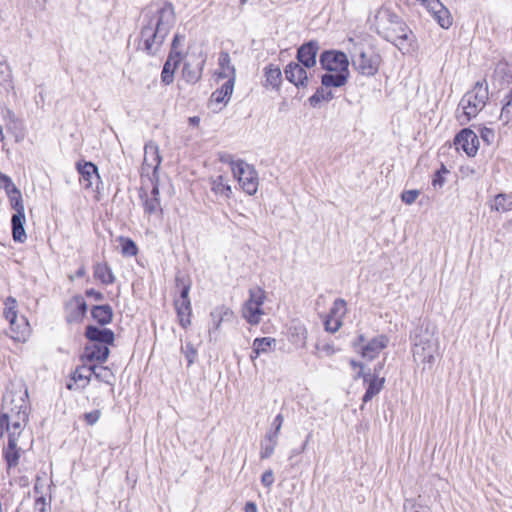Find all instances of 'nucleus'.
Instances as JSON below:
<instances>
[{
  "label": "nucleus",
  "instance_id": "1",
  "mask_svg": "<svg viewBox=\"0 0 512 512\" xmlns=\"http://www.w3.org/2000/svg\"><path fill=\"white\" fill-rule=\"evenodd\" d=\"M175 24V13L171 4H153L142 14L141 43L150 55L156 54L171 28Z\"/></svg>",
  "mask_w": 512,
  "mask_h": 512
},
{
  "label": "nucleus",
  "instance_id": "2",
  "mask_svg": "<svg viewBox=\"0 0 512 512\" xmlns=\"http://www.w3.org/2000/svg\"><path fill=\"white\" fill-rule=\"evenodd\" d=\"M372 25L378 35L393 43L399 50H409L412 32L393 10L388 7L379 8L374 15Z\"/></svg>",
  "mask_w": 512,
  "mask_h": 512
},
{
  "label": "nucleus",
  "instance_id": "3",
  "mask_svg": "<svg viewBox=\"0 0 512 512\" xmlns=\"http://www.w3.org/2000/svg\"><path fill=\"white\" fill-rule=\"evenodd\" d=\"M28 389L24 387L17 393L9 392L3 398V410L11 412L7 445H18L19 438L28 422Z\"/></svg>",
  "mask_w": 512,
  "mask_h": 512
},
{
  "label": "nucleus",
  "instance_id": "4",
  "mask_svg": "<svg viewBox=\"0 0 512 512\" xmlns=\"http://www.w3.org/2000/svg\"><path fill=\"white\" fill-rule=\"evenodd\" d=\"M412 353L415 361L424 364H434L439 355V339L428 328H419L413 339Z\"/></svg>",
  "mask_w": 512,
  "mask_h": 512
},
{
  "label": "nucleus",
  "instance_id": "5",
  "mask_svg": "<svg viewBox=\"0 0 512 512\" xmlns=\"http://www.w3.org/2000/svg\"><path fill=\"white\" fill-rule=\"evenodd\" d=\"M488 89L483 83L477 82L471 91H468L460 100L458 111L462 112L457 116L461 124L470 121L486 104Z\"/></svg>",
  "mask_w": 512,
  "mask_h": 512
},
{
  "label": "nucleus",
  "instance_id": "6",
  "mask_svg": "<svg viewBox=\"0 0 512 512\" xmlns=\"http://www.w3.org/2000/svg\"><path fill=\"white\" fill-rule=\"evenodd\" d=\"M231 170L239 185L248 195H254L258 190V173L255 168L243 160L231 163Z\"/></svg>",
  "mask_w": 512,
  "mask_h": 512
},
{
  "label": "nucleus",
  "instance_id": "7",
  "mask_svg": "<svg viewBox=\"0 0 512 512\" xmlns=\"http://www.w3.org/2000/svg\"><path fill=\"white\" fill-rule=\"evenodd\" d=\"M161 161L159 146L153 141L147 142L144 146V160L141 169V179L144 183L159 180L158 169Z\"/></svg>",
  "mask_w": 512,
  "mask_h": 512
},
{
  "label": "nucleus",
  "instance_id": "8",
  "mask_svg": "<svg viewBox=\"0 0 512 512\" xmlns=\"http://www.w3.org/2000/svg\"><path fill=\"white\" fill-rule=\"evenodd\" d=\"M140 198L145 214L159 217L162 213V207L159 199V180L142 181Z\"/></svg>",
  "mask_w": 512,
  "mask_h": 512
},
{
  "label": "nucleus",
  "instance_id": "9",
  "mask_svg": "<svg viewBox=\"0 0 512 512\" xmlns=\"http://www.w3.org/2000/svg\"><path fill=\"white\" fill-rule=\"evenodd\" d=\"M184 40L185 37L180 34H175L173 38L170 55L167 61L165 62L161 73L162 82H164L165 84H170L173 81L174 71L184 58Z\"/></svg>",
  "mask_w": 512,
  "mask_h": 512
},
{
  "label": "nucleus",
  "instance_id": "10",
  "mask_svg": "<svg viewBox=\"0 0 512 512\" xmlns=\"http://www.w3.org/2000/svg\"><path fill=\"white\" fill-rule=\"evenodd\" d=\"M319 63L321 68L328 72L349 71V59L347 55L340 50H324L320 54Z\"/></svg>",
  "mask_w": 512,
  "mask_h": 512
},
{
  "label": "nucleus",
  "instance_id": "11",
  "mask_svg": "<svg viewBox=\"0 0 512 512\" xmlns=\"http://www.w3.org/2000/svg\"><path fill=\"white\" fill-rule=\"evenodd\" d=\"M454 145L457 150H462L467 156L473 157L477 154L479 139L473 130L464 128L455 136Z\"/></svg>",
  "mask_w": 512,
  "mask_h": 512
},
{
  "label": "nucleus",
  "instance_id": "12",
  "mask_svg": "<svg viewBox=\"0 0 512 512\" xmlns=\"http://www.w3.org/2000/svg\"><path fill=\"white\" fill-rule=\"evenodd\" d=\"M354 378H362L364 383L367 384L365 394L363 395L362 398L363 403L369 402L370 400H372L374 396L379 394L385 384L384 376L371 375L370 370L368 372H365V370H363L362 368L361 370L358 371Z\"/></svg>",
  "mask_w": 512,
  "mask_h": 512
},
{
  "label": "nucleus",
  "instance_id": "13",
  "mask_svg": "<svg viewBox=\"0 0 512 512\" xmlns=\"http://www.w3.org/2000/svg\"><path fill=\"white\" fill-rule=\"evenodd\" d=\"M380 57L377 54H367L361 51L357 58L353 59V66L364 76H374L379 69Z\"/></svg>",
  "mask_w": 512,
  "mask_h": 512
},
{
  "label": "nucleus",
  "instance_id": "14",
  "mask_svg": "<svg viewBox=\"0 0 512 512\" xmlns=\"http://www.w3.org/2000/svg\"><path fill=\"white\" fill-rule=\"evenodd\" d=\"M234 85L232 80H226L220 88L216 89L211 94L208 106L213 112L222 110V108L228 104L233 93Z\"/></svg>",
  "mask_w": 512,
  "mask_h": 512
},
{
  "label": "nucleus",
  "instance_id": "15",
  "mask_svg": "<svg viewBox=\"0 0 512 512\" xmlns=\"http://www.w3.org/2000/svg\"><path fill=\"white\" fill-rule=\"evenodd\" d=\"M211 324L209 328V335L212 337L220 331L223 323H231L235 318V314L231 308L225 305L215 307L211 313Z\"/></svg>",
  "mask_w": 512,
  "mask_h": 512
},
{
  "label": "nucleus",
  "instance_id": "16",
  "mask_svg": "<svg viewBox=\"0 0 512 512\" xmlns=\"http://www.w3.org/2000/svg\"><path fill=\"white\" fill-rule=\"evenodd\" d=\"M319 48V43L316 40H310L303 43L297 49L296 58L298 63L308 69L314 67L316 65Z\"/></svg>",
  "mask_w": 512,
  "mask_h": 512
},
{
  "label": "nucleus",
  "instance_id": "17",
  "mask_svg": "<svg viewBox=\"0 0 512 512\" xmlns=\"http://www.w3.org/2000/svg\"><path fill=\"white\" fill-rule=\"evenodd\" d=\"M189 291V286H184L182 288L180 297L177 298L174 303L179 323L183 328H187L191 324V307Z\"/></svg>",
  "mask_w": 512,
  "mask_h": 512
},
{
  "label": "nucleus",
  "instance_id": "18",
  "mask_svg": "<svg viewBox=\"0 0 512 512\" xmlns=\"http://www.w3.org/2000/svg\"><path fill=\"white\" fill-rule=\"evenodd\" d=\"M285 78L296 87H306L308 84V73L303 65L290 62L284 68Z\"/></svg>",
  "mask_w": 512,
  "mask_h": 512
},
{
  "label": "nucleus",
  "instance_id": "19",
  "mask_svg": "<svg viewBox=\"0 0 512 512\" xmlns=\"http://www.w3.org/2000/svg\"><path fill=\"white\" fill-rule=\"evenodd\" d=\"M389 339L385 335H379L361 346V356L369 361L375 359L380 352L387 347Z\"/></svg>",
  "mask_w": 512,
  "mask_h": 512
},
{
  "label": "nucleus",
  "instance_id": "20",
  "mask_svg": "<svg viewBox=\"0 0 512 512\" xmlns=\"http://www.w3.org/2000/svg\"><path fill=\"white\" fill-rule=\"evenodd\" d=\"M425 8L442 28L448 29L452 25L450 12L440 0H431Z\"/></svg>",
  "mask_w": 512,
  "mask_h": 512
},
{
  "label": "nucleus",
  "instance_id": "21",
  "mask_svg": "<svg viewBox=\"0 0 512 512\" xmlns=\"http://www.w3.org/2000/svg\"><path fill=\"white\" fill-rule=\"evenodd\" d=\"M77 170L80 174V183L86 189L92 188L93 184L100 179L98 168L92 162L77 163Z\"/></svg>",
  "mask_w": 512,
  "mask_h": 512
},
{
  "label": "nucleus",
  "instance_id": "22",
  "mask_svg": "<svg viewBox=\"0 0 512 512\" xmlns=\"http://www.w3.org/2000/svg\"><path fill=\"white\" fill-rule=\"evenodd\" d=\"M109 352L107 345L91 343L85 347L82 355V361L89 364H92L94 361L102 363L107 360Z\"/></svg>",
  "mask_w": 512,
  "mask_h": 512
},
{
  "label": "nucleus",
  "instance_id": "23",
  "mask_svg": "<svg viewBox=\"0 0 512 512\" xmlns=\"http://www.w3.org/2000/svg\"><path fill=\"white\" fill-rule=\"evenodd\" d=\"M87 306L82 297H74L71 299L67 305H66V311H67V321L68 322H77L80 321L85 312H86Z\"/></svg>",
  "mask_w": 512,
  "mask_h": 512
},
{
  "label": "nucleus",
  "instance_id": "24",
  "mask_svg": "<svg viewBox=\"0 0 512 512\" xmlns=\"http://www.w3.org/2000/svg\"><path fill=\"white\" fill-rule=\"evenodd\" d=\"M85 334L92 343L108 345L112 344L114 341V333L106 328L88 326Z\"/></svg>",
  "mask_w": 512,
  "mask_h": 512
},
{
  "label": "nucleus",
  "instance_id": "25",
  "mask_svg": "<svg viewBox=\"0 0 512 512\" xmlns=\"http://www.w3.org/2000/svg\"><path fill=\"white\" fill-rule=\"evenodd\" d=\"M218 64H219V72L218 77L219 78H227V80H232V82L235 84L236 80V69L234 65L231 63V58L228 52L222 51L219 54L218 58Z\"/></svg>",
  "mask_w": 512,
  "mask_h": 512
},
{
  "label": "nucleus",
  "instance_id": "26",
  "mask_svg": "<svg viewBox=\"0 0 512 512\" xmlns=\"http://www.w3.org/2000/svg\"><path fill=\"white\" fill-rule=\"evenodd\" d=\"M350 71L346 72H328L321 76L322 86L328 88H339L344 86L349 78Z\"/></svg>",
  "mask_w": 512,
  "mask_h": 512
},
{
  "label": "nucleus",
  "instance_id": "27",
  "mask_svg": "<svg viewBox=\"0 0 512 512\" xmlns=\"http://www.w3.org/2000/svg\"><path fill=\"white\" fill-rule=\"evenodd\" d=\"M29 332V324L24 316L16 318L14 325L10 324L9 335L16 341H25Z\"/></svg>",
  "mask_w": 512,
  "mask_h": 512
},
{
  "label": "nucleus",
  "instance_id": "28",
  "mask_svg": "<svg viewBox=\"0 0 512 512\" xmlns=\"http://www.w3.org/2000/svg\"><path fill=\"white\" fill-rule=\"evenodd\" d=\"M265 87L279 90L282 83V72L277 65L269 64L264 68Z\"/></svg>",
  "mask_w": 512,
  "mask_h": 512
},
{
  "label": "nucleus",
  "instance_id": "29",
  "mask_svg": "<svg viewBox=\"0 0 512 512\" xmlns=\"http://www.w3.org/2000/svg\"><path fill=\"white\" fill-rule=\"evenodd\" d=\"M276 346V339L272 337L256 338L252 345L251 360L256 359L260 354L269 352Z\"/></svg>",
  "mask_w": 512,
  "mask_h": 512
},
{
  "label": "nucleus",
  "instance_id": "30",
  "mask_svg": "<svg viewBox=\"0 0 512 512\" xmlns=\"http://www.w3.org/2000/svg\"><path fill=\"white\" fill-rule=\"evenodd\" d=\"M22 453L23 450L18 445H7L3 448V457L6 461L8 472L18 466Z\"/></svg>",
  "mask_w": 512,
  "mask_h": 512
},
{
  "label": "nucleus",
  "instance_id": "31",
  "mask_svg": "<svg viewBox=\"0 0 512 512\" xmlns=\"http://www.w3.org/2000/svg\"><path fill=\"white\" fill-rule=\"evenodd\" d=\"M264 314L262 306L244 303L242 308V316L243 318L251 325H257L261 321V316Z\"/></svg>",
  "mask_w": 512,
  "mask_h": 512
},
{
  "label": "nucleus",
  "instance_id": "32",
  "mask_svg": "<svg viewBox=\"0 0 512 512\" xmlns=\"http://www.w3.org/2000/svg\"><path fill=\"white\" fill-rule=\"evenodd\" d=\"M211 190L216 196L223 197L225 199L230 198L232 194V189L228 184V180L222 175L211 180Z\"/></svg>",
  "mask_w": 512,
  "mask_h": 512
},
{
  "label": "nucleus",
  "instance_id": "33",
  "mask_svg": "<svg viewBox=\"0 0 512 512\" xmlns=\"http://www.w3.org/2000/svg\"><path fill=\"white\" fill-rule=\"evenodd\" d=\"M26 222L25 214H13L11 218L12 233L15 241L23 242L26 239L24 224Z\"/></svg>",
  "mask_w": 512,
  "mask_h": 512
},
{
  "label": "nucleus",
  "instance_id": "34",
  "mask_svg": "<svg viewBox=\"0 0 512 512\" xmlns=\"http://www.w3.org/2000/svg\"><path fill=\"white\" fill-rule=\"evenodd\" d=\"M278 445V439L275 436H271L266 434L260 443V459H268L270 458Z\"/></svg>",
  "mask_w": 512,
  "mask_h": 512
},
{
  "label": "nucleus",
  "instance_id": "35",
  "mask_svg": "<svg viewBox=\"0 0 512 512\" xmlns=\"http://www.w3.org/2000/svg\"><path fill=\"white\" fill-rule=\"evenodd\" d=\"M491 210L508 212L512 210V194L499 193L490 204Z\"/></svg>",
  "mask_w": 512,
  "mask_h": 512
},
{
  "label": "nucleus",
  "instance_id": "36",
  "mask_svg": "<svg viewBox=\"0 0 512 512\" xmlns=\"http://www.w3.org/2000/svg\"><path fill=\"white\" fill-rule=\"evenodd\" d=\"M499 118L504 125H509L512 123V88L505 94L502 99V108Z\"/></svg>",
  "mask_w": 512,
  "mask_h": 512
},
{
  "label": "nucleus",
  "instance_id": "37",
  "mask_svg": "<svg viewBox=\"0 0 512 512\" xmlns=\"http://www.w3.org/2000/svg\"><path fill=\"white\" fill-rule=\"evenodd\" d=\"M334 98L333 92L325 86L317 88L315 93L309 97L308 101L312 107L318 106L321 102H329Z\"/></svg>",
  "mask_w": 512,
  "mask_h": 512
},
{
  "label": "nucleus",
  "instance_id": "38",
  "mask_svg": "<svg viewBox=\"0 0 512 512\" xmlns=\"http://www.w3.org/2000/svg\"><path fill=\"white\" fill-rule=\"evenodd\" d=\"M93 371L94 370L92 368V364L83 362V365L77 368L76 371L74 372L72 379L74 380V382L83 381L82 387L84 388L90 382L91 377L93 375Z\"/></svg>",
  "mask_w": 512,
  "mask_h": 512
},
{
  "label": "nucleus",
  "instance_id": "39",
  "mask_svg": "<svg viewBox=\"0 0 512 512\" xmlns=\"http://www.w3.org/2000/svg\"><path fill=\"white\" fill-rule=\"evenodd\" d=\"M92 316L98 323L105 325L111 322L113 313L109 305H100L92 309Z\"/></svg>",
  "mask_w": 512,
  "mask_h": 512
},
{
  "label": "nucleus",
  "instance_id": "40",
  "mask_svg": "<svg viewBox=\"0 0 512 512\" xmlns=\"http://www.w3.org/2000/svg\"><path fill=\"white\" fill-rule=\"evenodd\" d=\"M92 368L94 370L92 376H94L98 381H101L111 386L113 385L115 376L108 367L97 366L92 364Z\"/></svg>",
  "mask_w": 512,
  "mask_h": 512
},
{
  "label": "nucleus",
  "instance_id": "41",
  "mask_svg": "<svg viewBox=\"0 0 512 512\" xmlns=\"http://www.w3.org/2000/svg\"><path fill=\"white\" fill-rule=\"evenodd\" d=\"M94 275L104 284H111L115 280L110 267L104 262L95 266Z\"/></svg>",
  "mask_w": 512,
  "mask_h": 512
},
{
  "label": "nucleus",
  "instance_id": "42",
  "mask_svg": "<svg viewBox=\"0 0 512 512\" xmlns=\"http://www.w3.org/2000/svg\"><path fill=\"white\" fill-rule=\"evenodd\" d=\"M117 248L124 256H136L138 253V248L134 241L130 238L119 237L117 239Z\"/></svg>",
  "mask_w": 512,
  "mask_h": 512
},
{
  "label": "nucleus",
  "instance_id": "43",
  "mask_svg": "<svg viewBox=\"0 0 512 512\" xmlns=\"http://www.w3.org/2000/svg\"><path fill=\"white\" fill-rule=\"evenodd\" d=\"M4 305H5L4 316L9 321V323L11 325H14L16 318H18L17 301L13 297H8L5 300Z\"/></svg>",
  "mask_w": 512,
  "mask_h": 512
},
{
  "label": "nucleus",
  "instance_id": "44",
  "mask_svg": "<svg viewBox=\"0 0 512 512\" xmlns=\"http://www.w3.org/2000/svg\"><path fill=\"white\" fill-rule=\"evenodd\" d=\"M494 78L508 82L512 78V67L504 62L498 63L494 70Z\"/></svg>",
  "mask_w": 512,
  "mask_h": 512
},
{
  "label": "nucleus",
  "instance_id": "45",
  "mask_svg": "<svg viewBox=\"0 0 512 512\" xmlns=\"http://www.w3.org/2000/svg\"><path fill=\"white\" fill-rule=\"evenodd\" d=\"M265 298V291L262 288L256 286L249 290V298L246 300V303H249V305L256 304L262 306Z\"/></svg>",
  "mask_w": 512,
  "mask_h": 512
},
{
  "label": "nucleus",
  "instance_id": "46",
  "mask_svg": "<svg viewBox=\"0 0 512 512\" xmlns=\"http://www.w3.org/2000/svg\"><path fill=\"white\" fill-rule=\"evenodd\" d=\"M14 214H25V207L20 190L8 195Z\"/></svg>",
  "mask_w": 512,
  "mask_h": 512
},
{
  "label": "nucleus",
  "instance_id": "47",
  "mask_svg": "<svg viewBox=\"0 0 512 512\" xmlns=\"http://www.w3.org/2000/svg\"><path fill=\"white\" fill-rule=\"evenodd\" d=\"M346 311V301L338 298L334 301L328 315H333L342 319L346 314Z\"/></svg>",
  "mask_w": 512,
  "mask_h": 512
},
{
  "label": "nucleus",
  "instance_id": "48",
  "mask_svg": "<svg viewBox=\"0 0 512 512\" xmlns=\"http://www.w3.org/2000/svg\"><path fill=\"white\" fill-rule=\"evenodd\" d=\"M342 325V319L333 315H327L324 326L325 330L330 333H335Z\"/></svg>",
  "mask_w": 512,
  "mask_h": 512
},
{
  "label": "nucleus",
  "instance_id": "49",
  "mask_svg": "<svg viewBox=\"0 0 512 512\" xmlns=\"http://www.w3.org/2000/svg\"><path fill=\"white\" fill-rule=\"evenodd\" d=\"M0 185L5 189L7 195L19 190L16 187V185L13 183L12 179L8 175L1 173V172H0Z\"/></svg>",
  "mask_w": 512,
  "mask_h": 512
},
{
  "label": "nucleus",
  "instance_id": "50",
  "mask_svg": "<svg viewBox=\"0 0 512 512\" xmlns=\"http://www.w3.org/2000/svg\"><path fill=\"white\" fill-rule=\"evenodd\" d=\"M447 173H448V170L444 165H442L441 168L434 173L433 178H432V185L434 188H437V187L441 188L444 185V183H445L444 175Z\"/></svg>",
  "mask_w": 512,
  "mask_h": 512
},
{
  "label": "nucleus",
  "instance_id": "51",
  "mask_svg": "<svg viewBox=\"0 0 512 512\" xmlns=\"http://www.w3.org/2000/svg\"><path fill=\"white\" fill-rule=\"evenodd\" d=\"M284 422V417L282 414H278L275 416L273 422H272V430L268 431L266 434H269L271 436H275V438L279 439V434L282 428Z\"/></svg>",
  "mask_w": 512,
  "mask_h": 512
},
{
  "label": "nucleus",
  "instance_id": "52",
  "mask_svg": "<svg viewBox=\"0 0 512 512\" xmlns=\"http://www.w3.org/2000/svg\"><path fill=\"white\" fill-rule=\"evenodd\" d=\"M419 194H420L419 190H416V189L405 190L401 194V200L405 204L411 205V204H413L416 201V199L419 196Z\"/></svg>",
  "mask_w": 512,
  "mask_h": 512
},
{
  "label": "nucleus",
  "instance_id": "53",
  "mask_svg": "<svg viewBox=\"0 0 512 512\" xmlns=\"http://www.w3.org/2000/svg\"><path fill=\"white\" fill-rule=\"evenodd\" d=\"M315 348L317 350L316 355L318 357L331 356L335 353V349L330 343L317 344Z\"/></svg>",
  "mask_w": 512,
  "mask_h": 512
},
{
  "label": "nucleus",
  "instance_id": "54",
  "mask_svg": "<svg viewBox=\"0 0 512 512\" xmlns=\"http://www.w3.org/2000/svg\"><path fill=\"white\" fill-rule=\"evenodd\" d=\"M10 418L11 412H9V410H5L0 415V438H2L4 433L9 429Z\"/></svg>",
  "mask_w": 512,
  "mask_h": 512
},
{
  "label": "nucleus",
  "instance_id": "55",
  "mask_svg": "<svg viewBox=\"0 0 512 512\" xmlns=\"http://www.w3.org/2000/svg\"><path fill=\"white\" fill-rule=\"evenodd\" d=\"M481 139L487 143L491 144L494 141L495 133L493 129L482 127L479 130Z\"/></svg>",
  "mask_w": 512,
  "mask_h": 512
},
{
  "label": "nucleus",
  "instance_id": "56",
  "mask_svg": "<svg viewBox=\"0 0 512 512\" xmlns=\"http://www.w3.org/2000/svg\"><path fill=\"white\" fill-rule=\"evenodd\" d=\"M274 474L271 469L266 470L261 476V483L266 488H270L274 483Z\"/></svg>",
  "mask_w": 512,
  "mask_h": 512
},
{
  "label": "nucleus",
  "instance_id": "57",
  "mask_svg": "<svg viewBox=\"0 0 512 512\" xmlns=\"http://www.w3.org/2000/svg\"><path fill=\"white\" fill-rule=\"evenodd\" d=\"M100 415H101L100 410H93L91 412L85 413L84 419L87 424L94 425L99 420Z\"/></svg>",
  "mask_w": 512,
  "mask_h": 512
},
{
  "label": "nucleus",
  "instance_id": "58",
  "mask_svg": "<svg viewBox=\"0 0 512 512\" xmlns=\"http://www.w3.org/2000/svg\"><path fill=\"white\" fill-rule=\"evenodd\" d=\"M311 437H312V433H309V434L306 436V439H305L304 443H303V444H300V448H298V449H293V450L291 451L290 458H292V457H294V456H296V455H298V454L303 453V452L306 450L307 445H308V443H309V441H310Z\"/></svg>",
  "mask_w": 512,
  "mask_h": 512
},
{
  "label": "nucleus",
  "instance_id": "59",
  "mask_svg": "<svg viewBox=\"0 0 512 512\" xmlns=\"http://www.w3.org/2000/svg\"><path fill=\"white\" fill-rule=\"evenodd\" d=\"M311 437H312V433H309V434L306 436V439H305L304 443H303V444H300V448H298V449H293V450L291 451L290 458H292V457H294V456H296V455H298V454L303 453V452L306 450L307 445H308V443H309V441H310Z\"/></svg>",
  "mask_w": 512,
  "mask_h": 512
},
{
  "label": "nucleus",
  "instance_id": "60",
  "mask_svg": "<svg viewBox=\"0 0 512 512\" xmlns=\"http://www.w3.org/2000/svg\"><path fill=\"white\" fill-rule=\"evenodd\" d=\"M182 352L186 357L188 365L192 364V345L187 342L185 346H182Z\"/></svg>",
  "mask_w": 512,
  "mask_h": 512
},
{
  "label": "nucleus",
  "instance_id": "61",
  "mask_svg": "<svg viewBox=\"0 0 512 512\" xmlns=\"http://www.w3.org/2000/svg\"><path fill=\"white\" fill-rule=\"evenodd\" d=\"M405 512H420L417 504L413 500H406L404 503Z\"/></svg>",
  "mask_w": 512,
  "mask_h": 512
},
{
  "label": "nucleus",
  "instance_id": "62",
  "mask_svg": "<svg viewBox=\"0 0 512 512\" xmlns=\"http://www.w3.org/2000/svg\"><path fill=\"white\" fill-rule=\"evenodd\" d=\"M35 508L40 512H46V499L43 496L38 497L35 500Z\"/></svg>",
  "mask_w": 512,
  "mask_h": 512
},
{
  "label": "nucleus",
  "instance_id": "63",
  "mask_svg": "<svg viewBox=\"0 0 512 512\" xmlns=\"http://www.w3.org/2000/svg\"><path fill=\"white\" fill-rule=\"evenodd\" d=\"M365 344V337L361 334L357 337V340L354 341L353 347L361 353V346Z\"/></svg>",
  "mask_w": 512,
  "mask_h": 512
},
{
  "label": "nucleus",
  "instance_id": "64",
  "mask_svg": "<svg viewBox=\"0 0 512 512\" xmlns=\"http://www.w3.org/2000/svg\"><path fill=\"white\" fill-rule=\"evenodd\" d=\"M245 512H258L257 505L254 502H247L244 506Z\"/></svg>",
  "mask_w": 512,
  "mask_h": 512
}]
</instances>
